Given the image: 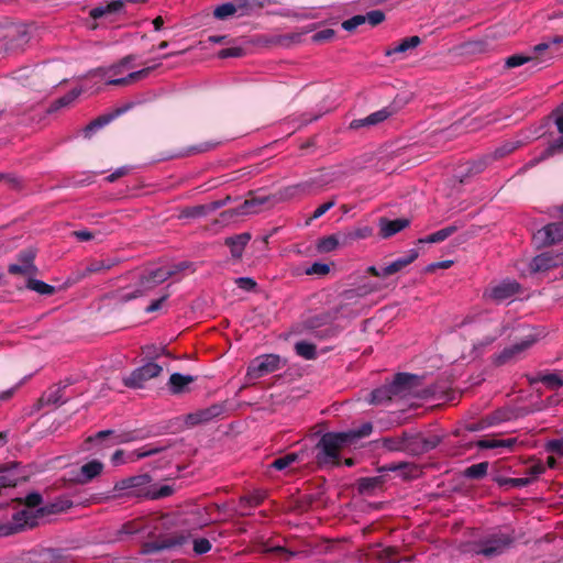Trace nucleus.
Here are the masks:
<instances>
[{
	"instance_id": "nucleus-13",
	"label": "nucleus",
	"mask_w": 563,
	"mask_h": 563,
	"mask_svg": "<svg viewBox=\"0 0 563 563\" xmlns=\"http://www.w3.org/2000/svg\"><path fill=\"white\" fill-rule=\"evenodd\" d=\"M36 251L32 247L24 249L18 254V262L8 266V272L11 275H34L37 273V267L34 265Z\"/></svg>"
},
{
	"instance_id": "nucleus-27",
	"label": "nucleus",
	"mask_w": 563,
	"mask_h": 563,
	"mask_svg": "<svg viewBox=\"0 0 563 563\" xmlns=\"http://www.w3.org/2000/svg\"><path fill=\"white\" fill-rule=\"evenodd\" d=\"M119 263L117 258L107 260H92L87 266L79 273V278H86L91 274H99L107 272L114 267Z\"/></svg>"
},
{
	"instance_id": "nucleus-19",
	"label": "nucleus",
	"mask_w": 563,
	"mask_h": 563,
	"mask_svg": "<svg viewBox=\"0 0 563 563\" xmlns=\"http://www.w3.org/2000/svg\"><path fill=\"white\" fill-rule=\"evenodd\" d=\"M167 279L168 273H164V267H157L142 274L136 286L139 287V292H142L144 296H146L155 287L163 284Z\"/></svg>"
},
{
	"instance_id": "nucleus-14",
	"label": "nucleus",
	"mask_w": 563,
	"mask_h": 563,
	"mask_svg": "<svg viewBox=\"0 0 563 563\" xmlns=\"http://www.w3.org/2000/svg\"><path fill=\"white\" fill-rule=\"evenodd\" d=\"M30 38L29 30L25 26L11 27L5 34L4 49L11 54H19L24 51Z\"/></svg>"
},
{
	"instance_id": "nucleus-53",
	"label": "nucleus",
	"mask_w": 563,
	"mask_h": 563,
	"mask_svg": "<svg viewBox=\"0 0 563 563\" xmlns=\"http://www.w3.org/2000/svg\"><path fill=\"white\" fill-rule=\"evenodd\" d=\"M42 501L43 498L38 493H31L24 499L16 498L13 500V503H16L19 506L24 505L25 507L23 509H29L32 511H36L37 509L34 508L38 507Z\"/></svg>"
},
{
	"instance_id": "nucleus-30",
	"label": "nucleus",
	"mask_w": 563,
	"mask_h": 563,
	"mask_svg": "<svg viewBox=\"0 0 563 563\" xmlns=\"http://www.w3.org/2000/svg\"><path fill=\"white\" fill-rule=\"evenodd\" d=\"M418 256H419V253L417 250H415V249L409 250L405 256L399 257L396 261H394L393 263H390L389 265L385 266L383 268V275L390 276V275H394V274L400 272L402 268H405L406 266L411 264Z\"/></svg>"
},
{
	"instance_id": "nucleus-63",
	"label": "nucleus",
	"mask_w": 563,
	"mask_h": 563,
	"mask_svg": "<svg viewBox=\"0 0 563 563\" xmlns=\"http://www.w3.org/2000/svg\"><path fill=\"white\" fill-rule=\"evenodd\" d=\"M364 19L365 23L376 26L385 20V13L382 10H372L364 14Z\"/></svg>"
},
{
	"instance_id": "nucleus-33",
	"label": "nucleus",
	"mask_w": 563,
	"mask_h": 563,
	"mask_svg": "<svg viewBox=\"0 0 563 563\" xmlns=\"http://www.w3.org/2000/svg\"><path fill=\"white\" fill-rule=\"evenodd\" d=\"M508 413L506 411H496L494 412L489 418H487V421H481V422H470L466 424V430L471 432H476L485 429L487 426H493L496 423H499L501 421L507 420Z\"/></svg>"
},
{
	"instance_id": "nucleus-21",
	"label": "nucleus",
	"mask_w": 563,
	"mask_h": 563,
	"mask_svg": "<svg viewBox=\"0 0 563 563\" xmlns=\"http://www.w3.org/2000/svg\"><path fill=\"white\" fill-rule=\"evenodd\" d=\"M223 412L224 406L222 404H213L207 408L189 413L186 418V422L190 426L207 423L220 417Z\"/></svg>"
},
{
	"instance_id": "nucleus-64",
	"label": "nucleus",
	"mask_w": 563,
	"mask_h": 563,
	"mask_svg": "<svg viewBox=\"0 0 563 563\" xmlns=\"http://www.w3.org/2000/svg\"><path fill=\"white\" fill-rule=\"evenodd\" d=\"M563 151V135L551 143L542 154V158L550 157L556 152Z\"/></svg>"
},
{
	"instance_id": "nucleus-62",
	"label": "nucleus",
	"mask_w": 563,
	"mask_h": 563,
	"mask_svg": "<svg viewBox=\"0 0 563 563\" xmlns=\"http://www.w3.org/2000/svg\"><path fill=\"white\" fill-rule=\"evenodd\" d=\"M305 273L307 275L324 276V275H328L330 273V266L328 264H324V263L316 262L311 266L306 268Z\"/></svg>"
},
{
	"instance_id": "nucleus-1",
	"label": "nucleus",
	"mask_w": 563,
	"mask_h": 563,
	"mask_svg": "<svg viewBox=\"0 0 563 563\" xmlns=\"http://www.w3.org/2000/svg\"><path fill=\"white\" fill-rule=\"evenodd\" d=\"M343 177L344 172L340 168H322L310 176L308 179L286 187L284 189V196L286 198H292L297 195L317 194L328 186H331L335 181L341 180Z\"/></svg>"
},
{
	"instance_id": "nucleus-58",
	"label": "nucleus",
	"mask_w": 563,
	"mask_h": 563,
	"mask_svg": "<svg viewBox=\"0 0 563 563\" xmlns=\"http://www.w3.org/2000/svg\"><path fill=\"white\" fill-rule=\"evenodd\" d=\"M112 118L113 115H103L95 119L85 128V135L89 137L95 130L108 124L112 120Z\"/></svg>"
},
{
	"instance_id": "nucleus-42",
	"label": "nucleus",
	"mask_w": 563,
	"mask_h": 563,
	"mask_svg": "<svg viewBox=\"0 0 563 563\" xmlns=\"http://www.w3.org/2000/svg\"><path fill=\"white\" fill-rule=\"evenodd\" d=\"M420 43L421 38L417 35L405 37L391 48L387 49L386 55L405 53L408 49L417 47Z\"/></svg>"
},
{
	"instance_id": "nucleus-29",
	"label": "nucleus",
	"mask_w": 563,
	"mask_h": 563,
	"mask_svg": "<svg viewBox=\"0 0 563 563\" xmlns=\"http://www.w3.org/2000/svg\"><path fill=\"white\" fill-rule=\"evenodd\" d=\"M73 507V501L67 497H58L53 503L45 505L44 507L37 508L34 511L37 516V519L43 517L44 515L58 514L66 511Z\"/></svg>"
},
{
	"instance_id": "nucleus-26",
	"label": "nucleus",
	"mask_w": 563,
	"mask_h": 563,
	"mask_svg": "<svg viewBox=\"0 0 563 563\" xmlns=\"http://www.w3.org/2000/svg\"><path fill=\"white\" fill-rule=\"evenodd\" d=\"M251 240V234L243 232L225 239L224 244L230 249L233 258L240 260L243 251Z\"/></svg>"
},
{
	"instance_id": "nucleus-51",
	"label": "nucleus",
	"mask_w": 563,
	"mask_h": 563,
	"mask_svg": "<svg viewBox=\"0 0 563 563\" xmlns=\"http://www.w3.org/2000/svg\"><path fill=\"white\" fill-rule=\"evenodd\" d=\"M65 390L64 387L59 385L52 387L45 396V400L47 404L60 406L67 402V398L64 397Z\"/></svg>"
},
{
	"instance_id": "nucleus-35",
	"label": "nucleus",
	"mask_w": 563,
	"mask_h": 563,
	"mask_svg": "<svg viewBox=\"0 0 563 563\" xmlns=\"http://www.w3.org/2000/svg\"><path fill=\"white\" fill-rule=\"evenodd\" d=\"M405 453H408L410 455H420L426 453L422 442V434H413L409 432L406 433Z\"/></svg>"
},
{
	"instance_id": "nucleus-10",
	"label": "nucleus",
	"mask_w": 563,
	"mask_h": 563,
	"mask_svg": "<svg viewBox=\"0 0 563 563\" xmlns=\"http://www.w3.org/2000/svg\"><path fill=\"white\" fill-rule=\"evenodd\" d=\"M536 342V339L532 335L527 336L526 339L517 342L510 346L505 347L498 354L493 356V363L496 366H503L506 364H510L520 360L523 353L532 346Z\"/></svg>"
},
{
	"instance_id": "nucleus-48",
	"label": "nucleus",
	"mask_w": 563,
	"mask_h": 563,
	"mask_svg": "<svg viewBox=\"0 0 563 563\" xmlns=\"http://www.w3.org/2000/svg\"><path fill=\"white\" fill-rule=\"evenodd\" d=\"M488 462L473 464L464 470V476L470 479H482L487 475Z\"/></svg>"
},
{
	"instance_id": "nucleus-47",
	"label": "nucleus",
	"mask_w": 563,
	"mask_h": 563,
	"mask_svg": "<svg viewBox=\"0 0 563 563\" xmlns=\"http://www.w3.org/2000/svg\"><path fill=\"white\" fill-rule=\"evenodd\" d=\"M295 351L297 355L301 356L305 360H316L317 358V346L313 343L307 341H299L295 344Z\"/></svg>"
},
{
	"instance_id": "nucleus-12",
	"label": "nucleus",
	"mask_w": 563,
	"mask_h": 563,
	"mask_svg": "<svg viewBox=\"0 0 563 563\" xmlns=\"http://www.w3.org/2000/svg\"><path fill=\"white\" fill-rule=\"evenodd\" d=\"M388 384L396 398H404L416 391L421 384V377L409 373H398Z\"/></svg>"
},
{
	"instance_id": "nucleus-8",
	"label": "nucleus",
	"mask_w": 563,
	"mask_h": 563,
	"mask_svg": "<svg viewBox=\"0 0 563 563\" xmlns=\"http://www.w3.org/2000/svg\"><path fill=\"white\" fill-rule=\"evenodd\" d=\"M162 371L163 368L161 365L154 362H148L132 371L129 376L123 377L122 382L123 385L129 388H143L147 380L159 376Z\"/></svg>"
},
{
	"instance_id": "nucleus-43",
	"label": "nucleus",
	"mask_w": 563,
	"mask_h": 563,
	"mask_svg": "<svg viewBox=\"0 0 563 563\" xmlns=\"http://www.w3.org/2000/svg\"><path fill=\"white\" fill-rule=\"evenodd\" d=\"M534 382L542 383L547 386V388L551 390H556L563 386V377L558 373L540 374L536 379L532 380V383Z\"/></svg>"
},
{
	"instance_id": "nucleus-56",
	"label": "nucleus",
	"mask_w": 563,
	"mask_h": 563,
	"mask_svg": "<svg viewBox=\"0 0 563 563\" xmlns=\"http://www.w3.org/2000/svg\"><path fill=\"white\" fill-rule=\"evenodd\" d=\"M189 271L194 273L196 271L194 263L184 261L177 264H174L169 267H164V273H168V279L176 276L179 273Z\"/></svg>"
},
{
	"instance_id": "nucleus-23",
	"label": "nucleus",
	"mask_w": 563,
	"mask_h": 563,
	"mask_svg": "<svg viewBox=\"0 0 563 563\" xmlns=\"http://www.w3.org/2000/svg\"><path fill=\"white\" fill-rule=\"evenodd\" d=\"M268 197H252L250 199L244 200L238 208L227 210L221 213L222 217H234V216H245L250 213H256L260 211V207L266 203Z\"/></svg>"
},
{
	"instance_id": "nucleus-6",
	"label": "nucleus",
	"mask_w": 563,
	"mask_h": 563,
	"mask_svg": "<svg viewBox=\"0 0 563 563\" xmlns=\"http://www.w3.org/2000/svg\"><path fill=\"white\" fill-rule=\"evenodd\" d=\"M514 542V538L506 533H495L479 541L473 550L475 554L494 558L504 553Z\"/></svg>"
},
{
	"instance_id": "nucleus-18",
	"label": "nucleus",
	"mask_w": 563,
	"mask_h": 563,
	"mask_svg": "<svg viewBox=\"0 0 563 563\" xmlns=\"http://www.w3.org/2000/svg\"><path fill=\"white\" fill-rule=\"evenodd\" d=\"M151 482L152 477L148 474H142L117 482L113 489L114 492L128 490V497H139L135 493L141 488H147ZM140 498H143V496H140Z\"/></svg>"
},
{
	"instance_id": "nucleus-41",
	"label": "nucleus",
	"mask_w": 563,
	"mask_h": 563,
	"mask_svg": "<svg viewBox=\"0 0 563 563\" xmlns=\"http://www.w3.org/2000/svg\"><path fill=\"white\" fill-rule=\"evenodd\" d=\"M406 431L400 435L382 439V446L389 452H405Z\"/></svg>"
},
{
	"instance_id": "nucleus-22",
	"label": "nucleus",
	"mask_w": 563,
	"mask_h": 563,
	"mask_svg": "<svg viewBox=\"0 0 563 563\" xmlns=\"http://www.w3.org/2000/svg\"><path fill=\"white\" fill-rule=\"evenodd\" d=\"M103 467V463L99 460L89 461L76 472L71 482L79 485L88 484L102 473Z\"/></svg>"
},
{
	"instance_id": "nucleus-45",
	"label": "nucleus",
	"mask_w": 563,
	"mask_h": 563,
	"mask_svg": "<svg viewBox=\"0 0 563 563\" xmlns=\"http://www.w3.org/2000/svg\"><path fill=\"white\" fill-rule=\"evenodd\" d=\"M189 540V536L184 533H173L162 537L164 550L177 549L186 544Z\"/></svg>"
},
{
	"instance_id": "nucleus-39",
	"label": "nucleus",
	"mask_w": 563,
	"mask_h": 563,
	"mask_svg": "<svg viewBox=\"0 0 563 563\" xmlns=\"http://www.w3.org/2000/svg\"><path fill=\"white\" fill-rule=\"evenodd\" d=\"M266 498V493L263 490H255L253 493H250L247 495H244L240 497L239 500V508L241 510H244L246 508H255L260 506L264 499Z\"/></svg>"
},
{
	"instance_id": "nucleus-4",
	"label": "nucleus",
	"mask_w": 563,
	"mask_h": 563,
	"mask_svg": "<svg viewBox=\"0 0 563 563\" xmlns=\"http://www.w3.org/2000/svg\"><path fill=\"white\" fill-rule=\"evenodd\" d=\"M286 366V360L277 354H263L251 361L246 377L250 380L262 378Z\"/></svg>"
},
{
	"instance_id": "nucleus-2",
	"label": "nucleus",
	"mask_w": 563,
	"mask_h": 563,
	"mask_svg": "<svg viewBox=\"0 0 563 563\" xmlns=\"http://www.w3.org/2000/svg\"><path fill=\"white\" fill-rule=\"evenodd\" d=\"M347 434L344 432H327L324 433L316 445L317 454L316 462L319 466H339L341 461L339 459L340 451L349 445Z\"/></svg>"
},
{
	"instance_id": "nucleus-34",
	"label": "nucleus",
	"mask_w": 563,
	"mask_h": 563,
	"mask_svg": "<svg viewBox=\"0 0 563 563\" xmlns=\"http://www.w3.org/2000/svg\"><path fill=\"white\" fill-rule=\"evenodd\" d=\"M154 68H155V66H153V67H145V68H143L141 70L133 71V73L129 74L125 77L118 78V79H110V80L107 81V85H111V86H128V85H131L134 81L144 79L145 77H147L148 74Z\"/></svg>"
},
{
	"instance_id": "nucleus-11",
	"label": "nucleus",
	"mask_w": 563,
	"mask_h": 563,
	"mask_svg": "<svg viewBox=\"0 0 563 563\" xmlns=\"http://www.w3.org/2000/svg\"><path fill=\"white\" fill-rule=\"evenodd\" d=\"M402 106H404V102L399 101L398 98H396L389 106H387L376 112H373L365 118L352 120L350 123V129L358 130L361 128L376 125V124L385 121L393 114L397 113L401 109Z\"/></svg>"
},
{
	"instance_id": "nucleus-44",
	"label": "nucleus",
	"mask_w": 563,
	"mask_h": 563,
	"mask_svg": "<svg viewBox=\"0 0 563 563\" xmlns=\"http://www.w3.org/2000/svg\"><path fill=\"white\" fill-rule=\"evenodd\" d=\"M236 11L242 10L243 13H250L252 10L263 8L266 4L277 3V0H234Z\"/></svg>"
},
{
	"instance_id": "nucleus-46",
	"label": "nucleus",
	"mask_w": 563,
	"mask_h": 563,
	"mask_svg": "<svg viewBox=\"0 0 563 563\" xmlns=\"http://www.w3.org/2000/svg\"><path fill=\"white\" fill-rule=\"evenodd\" d=\"M161 451H162L161 448H153L151 445H145L137 450H133V451L126 453V462L132 463V462L139 461L141 459L157 454Z\"/></svg>"
},
{
	"instance_id": "nucleus-16",
	"label": "nucleus",
	"mask_w": 563,
	"mask_h": 563,
	"mask_svg": "<svg viewBox=\"0 0 563 563\" xmlns=\"http://www.w3.org/2000/svg\"><path fill=\"white\" fill-rule=\"evenodd\" d=\"M109 435H114L113 437L114 444H123V443L144 440L150 437V431H147L145 429H137V430L124 431V432L114 434L113 430H102V431L97 432L93 438H89L88 440L89 441L102 440Z\"/></svg>"
},
{
	"instance_id": "nucleus-55",
	"label": "nucleus",
	"mask_w": 563,
	"mask_h": 563,
	"mask_svg": "<svg viewBox=\"0 0 563 563\" xmlns=\"http://www.w3.org/2000/svg\"><path fill=\"white\" fill-rule=\"evenodd\" d=\"M236 13V5L233 2H225L218 5L213 11V16L218 20H227Z\"/></svg>"
},
{
	"instance_id": "nucleus-31",
	"label": "nucleus",
	"mask_w": 563,
	"mask_h": 563,
	"mask_svg": "<svg viewBox=\"0 0 563 563\" xmlns=\"http://www.w3.org/2000/svg\"><path fill=\"white\" fill-rule=\"evenodd\" d=\"M517 443L516 438L508 439H482L477 441L476 445L479 449H506L511 451Z\"/></svg>"
},
{
	"instance_id": "nucleus-25",
	"label": "nucleus",
	"mask_w": 563,
	"mask_h": 563,
	"mask_svg": "<svg viewBox=\"0 0 563 563\" xmlns=\"http://www.w3.org/2000/svg\"><path fill=\"white\" fill-rule=\"evenodd\" d=\"M340 246H347L344 232H338L328 236H323L317 242L319 253H330Z\"/></svg>"
},
{
	"instance_id": "nucleus-38",
	"label": "nucleus",
	"mask_w": 563,
	"mask_h": 563,
	"mask_svg": "<svg viewBox=\"0 0 563 563\" xmlns=\"http://www.w3.org/2000/svg\"><path fill=\"white\" fill-rule=\"evenodd\" d=\"M384 478L382 476L362 477L357 481V490L361 494L372 495L377 488H382Z\"/></svg>"
},
{
	"instance_id": "nucleus-37",
	"label": "nucleus",
	"mask_w": 563,
	"mask_h": 563,
	"mask_svg": "<svg viewBox=\"0 0 563 563\" xmlns=\"http://www.w3.org/2000/svg\"><path fill=\"white\" fill-rule=\"evenodd\" d=\"M195 377L191 375H183L180 373H174L169 377V389L173 394H181L185 391L186 386L195 382Z\"/></svg>"
},
{
	"instance_id": "nucleus-28",
	"label": "nucleus",
	"mask_w": 563,
	"mask_h": 563,
	"mask_svg": "<svg viewBox=\"0 0 563 563\" xmlns=\"http://www.w3.org/2000/svg\"><path fill=\"white\" fill-rule=\"evenodd\" d=\"M125 3V0H112L106 4H100L92 8L89 12V15L93 20H98L106 15L120 12L124 8Z\"/></svg>"
},
{
	"instance_id": "nucleus-52",
	"label": "nucleus",
	"mask_w": 563,
	"mask_h": 563,
	"mask_svg": "<svg viewBox=\"0 0 563 563\" xmlns=\"http://www.w3.org/2000/svg\"><path fill=\"white\" fill-rule=\"evenodd\" d=\"M298 459H299L298 453L291 452V453H288V454H286L284 456L275 459L271 463L269 467L274 468V470H277V471H283V470L289 467L295 462H297Z\"/></svg>"
},
{
	"instance_id": "nucleus-20",
	"label": "nucleus",
	"mask_w": 563,
	"mask_h": 563,
	"mask_svg": "<svg viewBox=\"0 0 563 563\" xmlns=\"http://www.w3.org/2000/svg\"><path fill=\"white\" fill-rule=\"evenodd\" d=\"M563 264V253H555L553 251L543 252L532 258L530 262L531 272L539 273L545 272L553 267Z\"/></svg>"
},
{
	"instance_id": "nucleus-32",
	"label": "nucleus",
	"mask_w": 563,
	"mask_h": 563,
	"mask_svg": "<svg viewBox=\"0 0 563 563\" xmlns=\"http://www.w3.org/2000/svg\"><path fill=\"white\" fill-rule=\"evenodd\" d=\"M395 398L389 384H384L369 394V402L373 405H385Z\"/></svg>"
},
{
	"instance_id": "nucleus-50",
	"label": "nucleus",
	"mask_w": 563,
	"mask_h": 563,
	"mask_svg": "<svg viewBox=\"0 0 563 563\" xmlns=\"http://www.w3.org/2000/svg\"><path fill=\"white\" fill-rule=\"evenodd\" d=\"M26 288L36 291L40 295L51 296L55 294V287L35 278H29Z\"/></svg>"
},
{
	"instance_id": "nucleus-15",
	"label": "nucleus",
	"mask_w": 563,
	"mask_h": 563,
	"mask_svg": "<svg viewBox=\"0 0 563 563\" xmlns=\"http://www.w3.org/2000/svg\"><path fill=\"white\" fill-rule=\"evenodd\" d=\"M538 246H548L563 240V221L550 223L533 234Z\"/></svg>"
},
{
	"instance_id": "nucleus-24",
	"label": "nucleus",
	"mask_w": 563,
	"mask_h": 563,
	"mask_svg": "<svg viewBox=\"0 0 563 563\" xmlns=\"http://www.w3.org/2000/svg\"><path fill=\"white\" fill-rule=\"evenodd\" d=\"M410 224L409 219L398 218L389 220L387 218L379 219V234L384 239H388L401 230L406 229Z\"/></svg>"
},
{
	"instance_id": "nucleus-7",
	"label": "nucleus",
	"mask_w": 563,
	"mask_h": 563,
	"mask_svg": "<svg viewBox=\"0 0 563 563\" xmlns=\"http://www.w3.org/2000/svg\"><path fill=\"white\" fill-rule=\"evenodd\" d=\"M35 526H37L36 514L29 509H21L13 515L12 522L0 523V538L15 534Z\"/></svg>"
},
{
	"instance_id": "nucleus-59",
	"label": "nucleus",
	"mask_w": 563,
	"mask_h": 563,
	"mask_svg": "<svg viewBox=\"0 0 563 563\" xmlns=\"http://www.w3.org/2000/svg\"><path fill=\"white\" fill-rule=\"evenodd\" d=\"M336 203L335 198L328 200L327 202L320 205L312 214L308 218L307 224H310L311 221L321 218L327 211H329Z\"/></svg>"
},
{
	"instance_id": "nucleus-5",
	"label": "nucleus",
	"mask_w": 563,
	"mask_h": 563,
	"mask_svg": "<svg viewBox=\"0 0 563 563\" xmlns=\"http://www.w3.org/2000/svg\"><path fill=\"white\" fill-rule=\"evenodd\" d=\"M334 320H351L365 313V305L355 298V292L345 290L339 303L331 308Z\"/></svg>"
},
{
	"instance_id": "nucleus-57",
	"label": "nucleus",
	"mask_w": 563,
	"mask_h": 563,
	"mask_svg": "<svg viewBox=\"0 0 563 563\" xmlns=\"http://www.w3.org/2000/svg\"><path fill=\"white\" fill-rule=\"evenodd\" d=\"M398 549L395 547H386L377 553V559L382 563H397Z\"/></svg>"
},
{
	"instance_id": "nucleus-40",
	"label": "nucleus",
	"mask_w": 563,
	"mask_h": 563,
	"mask_svg": "<svg viewBox=\"0 0 563 563\" xmlns=\"http://www.w3.org/2000/svg\"><path fill=\"white\" fill-rule=\"evenodd\" d=\"M459 229V225H449L446 228H443L434 233L429 234L426 238H421L418 240V243H440L446 240L449 236H451L453 233H455Z\"/></svg>"
},
{
	"instance_id": "nucleus-3",
	"label": "nucleus",
	"mask_w": 563,
	"mask_h": 563,
	"mask_svg": "<svg viewBox=\"0 0 563 563\" xmlns=\"http://www.w3.org/2000/svg\"><path fill=\"white\" fill-rule=\"evenodd\" d=\"M476 329L478 332L484 333V335L474 341L473 349L482 351L501 336L508 330V324L504 320L485 318L476 324Z\"/></svg>"
},
{
	"instance_id": "nucleus-49",
	"label": "nucleus",
	"mask_w": 563,
	"mask_h": 563,
	"mask_svg": "<svg viewBox=\"0 0 563 563\" xmlns=\"http://www.w3.org/2000/svg\"><path fill=\"white\" fill-rule=\"evenodd\" d=\"M79 89H71L63 97L56 99L48 108V112L57 111L60 108L69 106L74 100H76L80 95Z\"/></svg>"
},
{
	"instance_id": "nucleus-17",
	"label": "nucleus",
	"mask_w": 563,
	"mask_h": 563,
	"mask_svg": "<svg viewBox=\"0 0 563 563\" xmlns=\"http://www.w3.org/2000/svg\"><path fill=\"white\" fill-rule=\"evenodd\" d=\"M519 289L520 285L517 282L507 279L486 289L484 297H488L494 301L501 302L515 296Z\"/></svg>"
},
{
	"instance_id": "nucleus-9",
	"label": "nucleus",
	"mask_w": 563,
	"mask_h": 563,
	"mask_svg": "<svg viewBox=\"0 0 563 563\" xmlns=\"http://www.w3.org/2000/svg\"><path fill=\"white\" fill-rule=\"evenodd\" d=\"M334 320L332 310L329 309L327 311H322L318 314L308 317L303 321V327L307 330L314 331V335L319 339H329L335 336L338 334V329L335 327H329L323 330H318L319 328L331 324Z\"/></svg>"
},
{
	"instance_id": "nucleus-61",
	"label": "nucleus",
	"mask_w": 563,
	"mask_h": 563,
	"mask_svg": "<svg viewBox=\"0 0 563 563\" xmlns=\"http://www.w3.org/2000/svg\"><path fill=\"white\" fill-rule=\"evenodd\" d=\"M365 23L364 14L354 15L342 22V27L345 31L352 32L356 30L360 25Z\"/></svg>"
},
{
	"instance_id": "nucleus-60",
	"label": "nucleus",
	"mask_w": 563,
	"mask_h": 563,
	"mask_svg": "<svg viewBox=\"0 0 563 563\" xmlns=\"http://www.w3.org/2000/svg\"><path fill=\"white\" fill-rule=\"evenodd\" d=\"M164 551L162 538L142 544V554H153Z\"/></svg>"
},
{
	"instance_id": "nucleus-54",
	"label": "nucleus",
	"mask_w": 563,
	"mask_h": 563,
	"mask_svg": "<svg viewBox=\"0 0 563 563\" xmlns=\"http://www.w3.org/2000/svg\"><path fill=\"white\" fill-rule=\"evenodd\" d=\"M373 431V424L371 422L363 423L358 429L350 430L344 432V434H347V441L349 443H353L354 441L368 437Z\"/></svg>"
},
{
	"instance_id": "nucleus-36",
	"label": "nucleus",
	"mask_w": 563,
	"mask_h": 563,
	"mask_svg": "<svg viewBox=\"0 0 563 563\" xmlns=\"http://www.w3.org/2000/svg\"><path fill=\"white\" fill-rule=\"evenodd\" d=\"M174 493L173 486L169 485H163L158 489H155L151 486H147V488H141L135 494L139 496H143L145 499H161L164 497H168Z\"/></svg>"
}]
</instances>
